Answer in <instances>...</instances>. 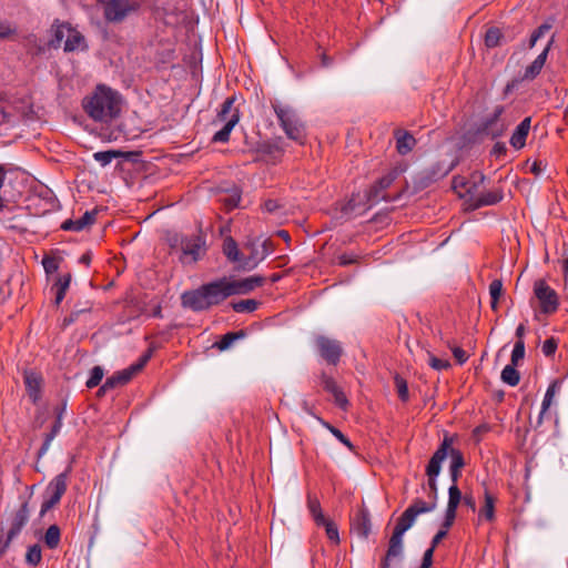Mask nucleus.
<instances>
[{
    "label": "nucleus",
    "mask_w": 568,
    "mask_h": 568,
    "mask_svg": "<svg viewBox=\"0 0 568 568\" xmlns=\"http://www.w3.org/2000/svg\"><path fill=\"white\" fill-rule=\"evenodd\" d=\"M435 508L436 503H426L419 498L415 499L413 504L400 515L393 531L404 536V534L414 525L418 515L430 513Z\"/></svg>",
    "instance_id": "1a4fd4ad"
},
{
    "label": "nucleus",
    "mask_w": 568,
    "mask_h": 568,
    "mask_svg": "<svg viewBox=\"0 0 568 568\" xmlns=\"http://www.w3.org/2000/svg\"><path fill=\"white\" fill-rule=\"evenodd\" d=\"M504 294L503 281L500 278H495L489 284V295H490V308L493 311H498L499 298Z\"/></svg>",
    "instance_id": "2f4dec72"
},
{
    "label": "nucleus",
    "mask_w": 568,
    "mask_h": 568,
    "mask_svg": "<svg viewBox=\"0 0 568 568\" xmlns=\"http://www.w3.org/2000/svg\"><path fill=\"white\" fill-rule=\"evenodd\" d=\"M525 332H526V327L524 324H519L516 328V337H517V341H524V336H525Z\"/></svg>",
    "instance_id": "774afa93"
},
{
    "label": "nucleus",
    "mask_w": 568,
    "mask_h": 568,
    "mask_svg": "<svg viewBox=\"0 0 568 568\" xmlns=\"http://www.w3.org/2000/svg\"><path fill=\"white\" fill-rule=\"evenodd\" d=\"M52 29L54 34L50 41L51 47L59 48L64 40L63 50L65 52L84 51L88 49L84 36L71 27L70 23H54Z\"/></svg>",
    "instance_id": "20e7f679"
},
{
    "label": "nucleus",
    "mask_w": 568,
    "mask_h": 568,
    "mask_svg": "<svg viewBox=\"0 0 568 568\" xmlns=\"http://www.w3.org/2000/svg\"><path fill=\"white\" fill-rule=\"evenodd\" d=\"M321 384L326 392L333 395L336 405H338L343 409H346V407L348 406V400L344 392L336 384L335 379L323 373L321 375Z\"/></svg>",
    "instance_id": "5701e85b"
},
{
    "label": "nucleus",
    "mask_w": 568,
    "mask_h": 568,
    "mask_svg": "<svg viewBox=\"0 0 568 568\" xmlns=\"http://www.w3.org/2000/svg\"><path fill=\"white\" fill-rule=\"evenodd\" d=\"M503 32L498 28H490L485 34V44L487 48H496L500 44Z\"/></svg>",
    "instance_id": "58836bf2"
},
{
    "label": "nucleus",
    "mask_w": 568,
    "mask_h": 568,
    "mask_svg": "<svg viewBox=\"0 0 568 568\" xmlns=\"http://www.w3.org/2000/svg\"><path fill=\"white\" fill-rule=\"evenodd\" d=\"M132 379V376L130 375V372L128 369H123L122 372H119L114 374L113 376L106 378L104 384L101 386V390H110L115 388L119 385H125Z\"/></svg>",
    "instance_id": "7c9ffc66"
},
{
    "label": "nucleus",
    "mask_w": 568,
    "mask_h": 568,
    "mask_svg": "<svg viewBox=\"0 0 568 568\" xmlns=\"http://www.w3.org/2000/svg\"><path fill=\"white\" fill-rule=\"evenodd\" d=\"M231 295L227 277H221L201 285L195 290L185 291L181 295V304L193 312H203L220 305Z\"/></svg>",
    "instance_id": "f257e3e1"
},
{
    "label": "nucleus",
    "mask_w": 568,
    "mask_h": 568,
    "mask_svg": "<svg viewBox=\"0 0 568 568\" xmlns=\"http://www.w3.org/2000/svg\"><path fill=\"white\" fill-rule=\"evenodd\" d=\"M129 156L130 153L120 150L100 151L93 154L94 160L99 162L102 166H105L109 163H111L113 159H129Z\"/></svg>",
    "instance_id": "c85d7f7f"
},
{
    "label": "nucleus",
    "mask_w": 568,
    "mask_h": 568,
    "mask_svg": "<svg viewBox=\"0 0 568 568\" xmlns=\"http://www.w3.org/2000/svg\"><path fill=\"white\" fill-rule=\"evenodd\" d=\"M532 291L539 303L540 313L551 315L558 311L559 295L544 278L534 282Z\"/></svg>",
    "instance_id": "6e6552de"
},
{
    "label": "nucleus",
    "mask_w": 568,
    "mask_h": 568,
    "mask_svg": "<svg viewBox=\"0 0 568 568\" xmlns=\"http://www.w3.org/2000/svg\"><path fill=\"white\" fill-rule=\"evenodd\" d=\"M435 548L432 546L424 552L423 561L419 568H430L433 564V555H434Z\"/></svg>",
    "instance_id": "13d9d810"
},
{
    "label": "nucleus",
    "mask_w": 568,
    "mask_h": 568,
    "mask_svg": "<svg viewBox=\"0 0 568 568\" xmlns=\"http://www.w3.org/2000/svg\"><path fill=\"white\" fill-rule=\"evenodd\" d=\"M525 357V342L524 341H516L514 345V349L511 352L510 362L513 365H517L519 361H521Z\"/></svg>",
    "instance_id": "de8ad7c7"
},
{
    "label": "nucleus",
    "mask_w": 568,
    "mask_h": 568,
    "mask_svg": "<svg viewBox=\"0 0 568 568\" xmlns=\"http://www.w3.org/2000/svg\"><path fill=\"white\" fill-rule=\"evenodd\" d=\"M352 530L358 537L366 539L372 530V523L369 511L366 508H361L352 520Z\"/></svg>",
    "instance_id": "412c9836"
},
{
    "label": "nucleus",
    "mask_w": 568,
    "mask_h": 568,
    "mask_svg": "<svg viewBox=\"0 0 568 568\" xmlns=\"http://www.w3.org/2000/svg\"><path fill=\"white\" fill-rule=\"evenodd\" d=\"M454 439L449 436H445L440 446L437 448V450L434 453L432 458L429 459V463L426 467V475L428 477V487L430 489V495L433 497L432 503H436L437 499V483L436 477L440 473L442 463L447 458L448 455V448L450 445H453Z\"/></svg>",
    "instance_id": "0eeeda50"
},
{
    "label": "nucleus",
    "mask_w": 568,
    "mask_h": 568,
    "mask_svg": "<svg viewBox=\"0 0 568 568\" xmlns=\"http://www.w3.org/2000/svg\"><path fill=\"white\" fill-rule=\"evenodd\" d=\"M222 201H223V204L225 205V207L229 211H231L239 206V204L241 202V194L237 191H235L232 194H230L229 196L224 197Z\"/></svg>",
    "instance_id": "3c124183"
},
{
    "label": "nucleus",
    "mask_w": 568,
    "mask_h": 568,
    "mask_svg": "<svg viewBox=\"0 0 568 568\" xmlns=\"http://www.w3.org/2000/svg\"><path fill=\"white\" fill-rule=\"evenodd\" d=\"M29 516L30 509L28 501H23L12 516L10 529L7 535L8 542H11V540L20 534L22 528L27 525Z\"/></svg>",
    "instance_id": "a211bd4d"
},
{
    "label": "nucleus",
    "mask_w": 568,
    "mask_h": 568,
    "mask_svg": "<svg viewBox=\"0 0 568 568\" xmlns=\"http://www.w3.org/2000/svg\"><path fill=\"white\" fill-rule=\"evenodd\" d=\"M429 365H430L432 368H434L436 371L447 369L450 366L448 361L440 359V358H437L435 356H430Z\"/></svg>",
    "instance_id": "864d4df0"
},
{
    "label": "nucleus",
    "mask_w": 568,
    "mask_h": 568,
    "mask_svg": "<svg viewBox=\"0 0 568 568\" xmlns=\"http://www.w3.org/2000/svg\"><path fill=\"white\" fill-rule=\"evenodd\" d=\"M448 346L450 347L454 357L459 364H464L468 359V355L463 348L458 346H450V344H448Z\"/></svg>",
    "instance_id": "6e6d98bb"
},
{
    "label": "nucleus",
    "mask_w": 568,
    "mask_h": 568,
    "mask_svg": "<svg viewBox=\"0 0 568 568\" xmlns=\"http://www.w3.org/2000/svg\"><path fill=\"white\" fill-rule=\"evenodd\" d=\"M16 33V29L10 24L0 21V39L8 38Z\"/></svg>",
    "instance_id": "052dcab7"
},
{
    "label": "nucleus",
    "mask_w": 568,
    "mask_h": 568,
    "mask_svg": "<svg viewBox=\"0 0 568 568\" xmlns=\"http://www.w3.org/2000/svg\"><path fill=\"white\" fill-rule=\"evenodd\" d=\"M394 382H395V387H396V390H397V394H398V397L403 400V402H407L408 398H409V393H408V385H407V382L405 378H403L402 376L399 375H396L394 377Z\"/></svg>",
    "instance_id": "79ce46f5"
},
{
    "label": "nucleus",
    "mask_w": 568,
    "mask_h": 568,
    "mask_svg": "<svg viewBox=\"0 0 568 568\" xmlns=\"http://www.w3.org/2000/svg\"><path fill=\"white\" fill-rule=\"evenodd\" d=\"M561 268H562V275H564L562 291H564L565 297L568 300V257H566L561 261Z\"/></svg>",
    "instance_id": "4d7b16f0"
},
{
    "label": "nucleus",
    "mask_w": 568,
    "mask_h": 568,
    "mask_svg": "<svg viewBox=\"0 0 568 568\" xmlns=\"http://www.w3.org/2000/svg\"><path fill=\"white\" fill-rule=\"evenodd\" d=\"M98 211H87L79 219H69L65 220L61 229L64 231H72V232H80L88 227H90L94 222L97 217Z\"/></svg>",
    "instance_id": "aec40b11"
},
{
    "label": "nucleus",
    "mask_w": 568,
    "mask_h": 568,
    "mask_svg": "<svg viewBox=\"0 0 568 568\" xmlns=\"http://www.w3.org/2000/svg\"><path fill=\"white\" fill-rule=\"evenodd\" d=\"M516 365H506L501 372V381L510 386L518 385L520 381V374L515 368Z\"/></svg>",
    "instance_id": "c9c22d12"
},
{
    "label": "nucleus",
    "mask_w": 568,
    "mask_h": 568,
    "mask_svg": "<svg viewBox=\"0 0 568 568\" xmlns=\"http://www.w3.org/2000/svg\"><path fill=\"white\" fill-rule=\"evenodd\" d=\"M308 509L316 525H321V523H324L325 516L322 511L321 504L317 498L308 497Z\"/></svg>",
    "instance_id": "ea45409f"
},
{
    "label": "nucleus",
    "mask_w": 568,
    "mask_h": 568,
    "mask_svg": "<svg viewBox=\"0 0 568 568\" xmlns=\"http://www.w3.org/2000/svg\"><path fill=\"white\" fill-rule=\"evenodd\" d=\"M23 378L29 398L33 404H37L42 393L43 381L41 375L36 372H26Z\"/></svg>",
    "instance_id": "4be33fe9"
},
{
    "label": "nucleus",
    "mask_w": 568,
    "mask_h": 568,
    "mask_svg": "<svg viewBox=\"0 0 568 568\" xmlns=\"http://www.w3.org/2000/svg\"><path fill=\"white\" fill-rule=\"evenodd\" d=\"M491 154L495 155L496 158H499L500 155H505L506 154V146L505 144L503 143H496L491 150Z\"/></svg>",
    "instance_id": "0e129e2a"
},
{
    "label": "nucleus",
    "mask_w": 568,
    "mask_h": 568,
    "mask_svg": "<svg viewBox=\"0 0 568 568\" xmlns=\"http://www.w3.org/2000/svg\"><path fill=\"white\" fill-rule=\"evenodd\" d=\"M265 283V277L261 275H253L242 280H230L229 285L231 286V295L247 294L262 286Z\"/></svg>",
    "instance_id": "2eb2a0df"
},
{
    "label": "nucleus",
    "mask_w": 568,
    "mask_h": 568,
    "mask_svg": "<svg viewBox=\"0 0 568 568\" xmlns=\"http://www.w3.org/2000/svg\"><path fill=\"white\" fill-rule=\"evenodd\" d=\"M320 526H324L326 530L327 538L335 544L339 542L338 529L337 526L329 519L325 518L324 523H321Z\"/></svg>",
    "instance_id": "a18cd8bd"
},
{
    "label": "nucleus",
    "mask_w": 568,
    "mask_h": 568,
    "mask_svg": "<svg viewBox=\"0 0 568 568\" xmlns=\"http://www.w3.org/2000/svg\"><path fill=\"white\" fill-rule=\"evenodd\" d=\"M448 456L450 457V467L449 468L462 469L465 466L464 456H463L462 452L453 448L452 445L448 448L447 457Z\"/></svg>",
    "instance_id": "37998d69"
},
{
    "label": "nucleus",
    "mask_w": 568,
    "mask_h": 568,
    "mask_svg": "<svg viewBox=\"0 0 568 568\" xmlns=\"http://www.w3.org/2000/svg\"><path fill=\"white\" fill-rule=\"evenodd\" d=\"M452 485H457L459 477L462 476V469L449 468Z\"/></svg>",
    "instance_id": "338daca9"
},
{
    "label": "nucleus",
    "mask_w": 568,
    "mask_h": 568,
    "mask_svg": "<svg viewBox=\"0 0 568 568\" xmlns=\"http://www.w3.org/2000/svg\"><path fill=\"white\" fill-rule=\"evenodd\" d=\"M394 138L396 142V151L400 155H406L413 151L417 141L412 133L403 129L394 130Z\"/></svg>",
    "instance_id": "b1692460"
},
{
    "label": "nucleus",
    "mask_w": 568,
    "mask_h": 568,
    "mask_svg": "<svg viewBox=\"0 0 568 568\" xmlns=\"http://www.w3.org/2000/svg\"><path fill=\"white\" fill-rule=\"evenodd\" d=\"M62 427V410L58 414L57 419L51 428V432L45 435L44 442L38 452V457L41 458L50 448L51 442L59 434Z\"/></svg>",
    "instance_id": "cd10ccee"
},
{
    "label": "nucleus",
    "mask_w": 568,
    "mask_h": 568,
    "mask_svg": "<svg viewBox=\"0 0 568 568\" xmlns=\"http://www.w3.org/2000/svg\"><path fill=\"white\" fill-rule=\"evenodd\" d=\"M449 529L450 527H445L442 525V529L433 537L430 546L436 548L438 544L447 536Z\"/></svg>",
    "instance_id": "bf43d9fd"
},
{
    "label": "nucleus",
    "mask_w": 568,
    "mask_h": 568,
    "mask_svg": "<svg viewBox=\"0 0 568 568\" xmlns=\"http://www.w3.org/2000/svg\"><path fill=\"white\" fill-rule=\"evenodd\" d=\"M41 558H42V555H41V548L39 545H33L28 548L27 554H26L27 564L36 567L40 564Z\"/></svg>",
    "instance_id": "a19ab883"
},
{
    "label": "nucleus",
    "mask_w": 568,
    "mask_h": 568,
    "mask_svg": "<svg viewBox=\"0 0 568 568\" xmlns=\"http://www.w3.org/2000/svg\"><path fill=\"white\" fill-rule=\"evenodd\" d=\"M103 378V369L100 366H94L90 372V377L88 378L85 385L88 388L97 387Z\"/></svg>",
    "instance_id": "49530a36"
},
{
    "label": "nucleus",
    "mask_w": 568,
    "mask_h": 568,
    "mask_svg": "<svg viewBox=\"0 0 568 568\" xmlns=\"http://www.w3.org/2000/svg\"><path fill=\"white\" fill-rule=\"evenodd\" d=\"M61 531L59 526L51 525L44 534V544L48 548L54 549L59 546Z\"/></svg>",
    "instance_id": "72a5a7b5"
},
{
    "label": "nucleus",
    "mask_w": 568,
    "mask_h": 568,
    "mask_svg": "<svg viewBox=\"0 0 568 568\" xmlns=\"http://www.w3.org/2000/svg\"><path fill=\"white\" fill-rule=\"evenodd\" d=\"M245 248L251 250V254L247 257H244L242 261V267L246 270H253L262 262L268 254L265 245H263V250L258 251L254 244L246 245Z\"/></svg>",
    "instance_id": "bb28decb"
},
{
    "label": "nucleus",
    "mask_w": 568,
    "mask_h": 568,
    "mask_svg": "<svg viewBox=\"0 0 568 568\" xmlns=\"http://www.w3.org/2000/svg\"><path fill=\"white\" fill-rule=\"evenodd\" d=\"M223 253L231 262H240L242 264L243 258H241L237 243L233 237L229 236L224 240Z\"/></svg>",
    "instance_id": "473e14b6"
},
{
    "label": "nucleus",
    "mask_w": 568,
    "mask_h": 568,
    "mask_svg": "<svg viewBox=\"0 0 568 568\" xmlns=\"http://www.w3.org/2000/svg\"><path fill=\"white\" fill-rule=\"evenodd\" d=\"M503 200V192L500 190H490L479 194L475 200V206H486L497 204Z\"/></svg>",
    "instance_id": "c756f323"
},
{
    "label": "nucleus",
    "mask_w": 568,
    "mask_h": 568,
    "mask_svg": "<svg viewBox=\"0 0 568 568\" xmlns=\"http://www.w3.org/2000/svg\"><path fill=\"white\" fill-rule=\"evenodd\" d=\"M557 341L552 337L546 339L541 346L545 356H552L557 349Z\"/></svg>",
    "instance_id": "603ef678"
},
{
    "label": "nucleus",
    "mask_w": 568,
    "mask_h": 568,
    "mask_svg": "<svg viewBox=\"0 0 568 568\" xmlns=\"http://www.w3.org/2000/svg\"><path fill=\"white\" fill-rule=\"evenodd\" d=\"M273 109L286 136L303 144L306 138L305 126L296 111L280 103L273 104Z\"/></svg>",
    "instance_id": "39448f33"
},
{
    "label": "nucleus",
    "mask_w": 568,
    "mask_h": 568,
    "mask_svg": "<svg viewBox=\"0 0 568 568\" xmlns=\"http://www.w3.org/2000/svg\"><path fill=\"white\" fill-rule=\"evenodd\" d=\"M315 346L320 356L329 365H337L343 355L342 344L334 338L320 335L315 338Z\"/></svg>",
    "instance_id": "f8f14e48"
},
{
    "label": "nucleus",
    "mask_w": 568,
    "mask_h": 568,
    "mask_svg": "<svg viewBox=\"0 0 568 568\" xmlns=\"http://www.w3.org/2000/svg\"><path fill=\"white\" fill-rule=\"evenodd\" d=\"M70 469L57 475L48 485L47 494L49 497L42 503L40 515L43 516L47 511L53 508L61 500L67 491L68 479Z\"/></svg>",
    "instance_id": "9b49d317"
},
{
    "label": "nucleus",
    "mask_w": 568,
    "mask_h": 568,
    "mask_svg": "<svg viewBox=\"0 0 568 568\" xmlns=\"http://www.w3.org/2000/svg\"><path fill=\"white\" fill-rule=\"evenodd\" d=\"M151 358V352H148L146 354L142 355L138 363L132 364L130 367H128V372H130V375L133 377L136 373L142 371V368L146 365L149 359Z\"/></svg>",
    "instance_id": "8fccbe9b"
},
{
    "label": "nucleus",
    "mask_w": 568,
    "mask_h": 568,
    "mask_svg": "<svg viewBox=\"0 0 568 568\" xmlns=\"http://www.w3.org/2000/svg\"><path fill=\"white\" fill-rule=\"evenodd\" d=\"M264 210L266 212H270V213H273L275 212L278 207H280V204L276 200H267L264 202V205H263Z\"/></svg>",
    "instance_id": "e2e57ef3"
},
{
    "label": "nucleus",
    "mask_w": 568,
    "mask_h": 568,
    "mask_svg": "<svg viewBox=\"0 0 568 568\" xmlns=\"http://www.w3.org/2000/svg\"><path fill=\"white\" fill-rule=\"evenodd\" d=\"M530 124L531 118L527 116L517 125L516 130L514 131L509 140V143L514 149L520 150L525 146L526 139L530 130Z\"/></svg>",
    "instance_id": "393cba45"
},
{
    "label": "nucleus",
    "mask_w": 568,
    "mask_h": 568,
    "mask_svg": "<svg viewBox=\"0 0 568 568\" xmlns=\"http://www.w3.org/2000/svg\"><path fill=\"white\" fill-rule=\"evenodd\" d=\"M139 8L138 0H108L103 2V16L105 21L119 23Z\"/></svg>",
    "instance_id": "9d476101"
},
{
    "label": "nucleus",
    "mask_w": 568,
    "mask_h": 568,
    "mask_svg": "<svg viewBox=\"0 0 568 568\" xmlns=\"http://www.w3.org/2000/svg\"><path fill=\"white\" fill-rule=\"evenodd\" d=\"M235 101V95L226 98L217 111V114L213 120V125L221 124L222 126L214 133L212 138L213 142L226 143L230 141L231 132L241 118L240 109L234 105Z\"/></svg>",
    "instance_id": "7ed1b4c3"
},
{
    "label": "nucleus",
    "mask_w": 568,
    "mask_h": 568,
    "mask_svg": "<svg viewBox=\"0 0 568 568\" xmlns=\"http://www.w3.org/2000/svg\"><path fill=\"white\" fill-rule=\"evenodd\" d=\"M552 28L551 23L545 22L541 26H539L530 36L529 39V48L532 49L537 41L542 38L550 29Z\"/></svg>",
    "instance_id": "c03bdc74"
},
{
    "label": "nucleus",
    "mask_w": 568,
    "mask_h": 568,
    "mask_svg": "<svg viewBox=\"0 0 568 568\" xmlns=\"http://www.w3.org/2000/svg\"><path fill=\"white\" fill-rule=\"evenodd\" d=\"M322 423L343 445H345L351 450L354 449V446L351 443V440L339 429L329 425L328 423H325V422H322Z\"/></svg>",
    "instance_id": "09e8293b"
},
{
    "label": "nucleus",
    "mask_w": 568,
    "mask_h": 568,
    "mask_svg": "<svg viewBox=\"0 0 568 568\" xmlns=\"http://www.w3.org/2000/svg\"><path fill=\"white\" fill-rule=\"evenodd\" d=\"M70 282H71V275L70 274H65L63 276H60L57 280V282L53 285V288H59L61 291L67 292L69 286H70Z\"/></svg>",
    "instance_id": "5fc2aeb1"
},
{
    "label": "nucleus",
    "mask_w": 568,
    "mask_h": 568,
    "mask_svg": "<svg viewBox=\"0 0 568 568\" xmlns=\"http://www.w3.org/2000/svg\"><path fill=\"white\" fill-rule=\"evenodd\" d=\"M463 498L464 496L462 495V491L457 485H452L448 488V503L445 511V519L443 521V526L452 527L454 525L456 511Z\"/></svg>",
    "instance_id": "dca6fc26"
},
{
    "label": "nucleus",
    "mask_w": 568,
    "mask_h": 568,
    "mask_svg": "<svg viewBox=\"0 0 568 568\" xmlns=\"http://www.w3.org/2000/svg\"><path fill=\"white\" fill-rule=\"evenodd\" d=\"M464 504L469 507L473 511L476 509L475 498L470 495H465L463 498Z\"/></svg>",
    "instance_id": "69168bd1"
},
{
    "label": "nucleus",
    "mask_w": 568,
    "mask_h": 568,
    "mask_svg": "<svg viewBox=\"0 0 568 568\" xmlns=\"http://www.w3.org/2000/svg\"><path fill=\"white\" fill-rule=\"evenodd\" d=\"M171 246L178 247L180 246L182 255L180 260L185 262L195 263L201 260L206 253V241L205 236L201 233L192 234L186 236H174L171 240Z\"/></svg>",
    "instance_id": "423d86ee"
},
{
    "label": "nucleus",
    "mask_w": 568,
    "mask_h": 568,
    "mask_svg": "<svg viewBox=\"0 0 568 568\" xmlns=\"http://www.w3.org/2000/svg\"><path fill=\"white\" fill-rule=\"evenodd\" d=\"M559 389V383L558 381H554L547 388L542 404H541V410H540V418L544 416V414L549 409L551 406L554 398L556 396V393Z\"/></svg>",
    "instance_id": "f704fd0d"
},
{
    "label": "nucleus",
    "mask_w": 568,
    "mask_h": 568,
    "mask_svg": "<svg viewBox=\"0 0 568 568\" xmlns=\"http://www.w3.org/2000/svg\"><path fill=\"white\" fill-rule=\"evenodd\" d=\"M398 176L397 170H390L378 179L366 192L369 204H376L382 200H387L385 191L393 184Z\"/></svg>",
    "instance_id": "ddd939ff"
},
{
    "label": "nucleus",
    "mask_w": 568,
    "mask_h": 568,
    "mask_svg": "<svg viewBox=\"0 0 568 568\" xmlns=\"http://www.w3.org/2000/svg\"><path fill=\"white\" fill-rule=\"evenodd\" d=\"M42 265H43V267H44L47 273L54 272V271L58 270V263L52 257H44L42 260Z\"/></svg>",
    "instance_id": "680f3d73"
},
{
    "label": "nucleus",
    "mask_w": 568,
    "mask_h": 568,
    "mask_svg": "<svg viewBox=\"0 0 568 568\" xmlns=\"http://www.w3.org/2000/svg\"><path fill=\"white\" fill-rule=\"evenodd\" d=\"M503 113L504 106H496L491 116L484 122L481 131L491 138L501 135L506 129L505 124L500 121Z\"/></svg>",
    "instance_id": "6ab92c4d"
},
{
    "label": "nucleus",
    "mask_w": 568,
    "mask_h": 568,
    "mask_svg": "<svg viewBox=\"0 0 568 568\" xmlns=\"http://www.w3.org/2000/svg\"><path fill=\"white\" fill-rule=\"evenodd\" d=\"M83 108L93 120L109 122L120 113V98L110 88L98 85L92 95L84 100Z\"/></svg>",
    "instance_id": "f03ea898"
},
{
    "label": "nucleus",
    "mask_w": 568,
    "mask_h": 568,
    "mask_svg": "<svg viewBox=\"0 0 568 568\" xmlns=\"http://www.w3.org/2000/svg\"><path fill=\"white\" fill-rule=\"evenodd\" d=\"M554 42L555 37L552 36L542 52L529 65L526 67L523 74L524 81H531L540 74Z\"/></svg>",
    "instance_id": "f3484780"
},
{
    "label": "nucleus",
    "mask_w": 568,
    "mask_h": 568,
    "mask_svg": "<svg viewBox=\"0 0 568 568\" xmlns=\"http://www.w3.org/2000/svg\"><path fill=\"white\" fill-rule=\"evenodd\" d=\"M244 336V333L241 332H230L222 336V338L214 344L216 348L220 351L227 349L236 339Z\"/></svg>",
    "instance_id": "e433bc0d"
},
{
    "label": "nucleus",
    "mask_w": 568,
    "mask_h": 568,
    "mask_svg": "<svg viewBox=\"0 0 568 568\" xmlns=\"http://www.w3.org/2000/svg\"><path fill=\"white\" fill-rule=\"evenodd\" d=\"M260 303L255 300H242L231 304L232 308L236 313H251L258 307Z\"/></svg>",
    "instance_id": "4c0bfd02"
},
{
    "label": "nucleus",
    "mask_w": 568,
    "mask_h": 568,
    "mask_svg": "<svg viewBox=\"0 0 568 568\" xmlns=\"http://www.w3.org/2000/svg\"><path fill=\"white\" fill-rule=\"evenodd\" d=\"M496 501L497 498L488 489H485L484 504L478 513L479 519H485L486 521L489 523H493L495 520Z\"/></svg>",
    "instance_id": "a878e982"
},
{
    "label": "nucleus",
    "mask_w": 568,
    "mask_h": 568,
    "mask_svg": "<svg viewBox=\"0 0 568 568\" xmlns=\"http://www.w3.org/2000/svg\"><path fill=\"white\" fill-rule=\"evenodd\" d=\"M404 554V536L397 532L392 534L388 540L387 551L382 559V568H390L394 560L400 559Z\"/></svg>",
    "instance_id": "4468645a"
}]
</instances>
